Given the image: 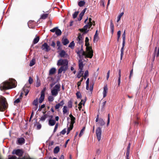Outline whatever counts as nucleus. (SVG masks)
I'll use <instances>...</instances> for the list:
<instances>
[{"instance_id":"1","label":"nucleus","mask_w":159,"mask_h":159,"mask_svg":"<svg viewBox=\"0 0 159 159\" xmlns=\"http://www.w3.org/2000/svg\"><path fill=\"white\" fill-rule=\"evenodd\" d=\"M16 85V82L14 79H10L1 84L0 86L1 90H7L15 88Z\"/></svg>"},{"instance_id":"2","label":"nucleus","mask_w":159,"mask_h":159,"mask_svg":"<svg viewBox=\"0 0 159 159\" xmlns=\"http://www.w3.org/2000/svg\"><path fill=\"white\" fill-rule=\"evenodd\" d=\"M68 62L67 59H61L59 60L57 62V65L58 66H61L58 69V74H61L63 71L64 72L67 69Z\"/></svg>"},{"instance_id":"3","label":"nucleus","mask_w":159,"mask_h":159,"mask_svg":"<svg viewBox=\"0 0 159 159\" xmlns=\"http://www.w3.org/2000/svg\"><path fill=\"white\" fill-rule=\"evenodd\" d=\"M6 102L5 98L1 96L0 97V111H3L6 108Z\"/></svg>"},{"instance_id":"4","label":"nucleus","mask_w":159,"mask_h":159,"mask_svg":"<svg viewBox=\"0 0 159 159\" xmlns=\"http://www.w3.org/2000/svg\"><path fill=\"white\" fill-rule=\"evenodd\" d=\"M61 85L60 84H56L51 90L52 95L55 97L57 95L58 92L60 90Z\"/></svg>"},{"instance_id":"5","label":"nucleus","mask_w":159,"mask_h":159,"mask_svg":"<svg viewBox=\"0 0 159 159\" xmlns=\"http://www.w3.org/2000/svg\"><path fill=\"white\" fill-rule=\"evenodd\" d=\"M96 132L97 138L98 141H99L101 139V137L102 130L101 128L99 127H98Z\"/></svg>"},{"instance_id":"6","label":"nucleus","mask_w":159,"mask_h":159,"mask_svg":"<svg viewBox=\"0 0 159 159\" xmlns=\"http://www.w3.org/2000/svg\"><path fill=\"white\" fill-rule=\"evenodd\" d=\"M87 50L88 51V53L86 56L88 57L92 58L93 56V51L91 47H88Z\"/></svg>"},{"instance_id":"7","label":"nucleus","mask_w":159,"mask_h":159,"mask_svg":"<svg viewBox=\"0 0 159 159\" xmlns=\"http://www.w3.org/2000/svg\"><path fill=\"white\" fill-rule=\"evenodd\" d=\"M12 154H15L19 157L21 156L23 154V152L21 150L18 149L13 151Z\"/></svg>"},{"instance_id":"8","label":"nucleus","mask_w":159,"mask_h":159,"mask_svg":"<svg viewBox=\"0 0 159 159\" xmlns=\"http://www.w3.org/2000/svg\"><path fill=\"white\" fill-rule=\"evenodd\" d=\"M41 49L46 52H48L50 50V47L47 43H44L43 44L41 47Z\"/></svg>"},{"instance_id":"9","label":"nucleus","mask_w":159,"mask_h":159,"mask_svg":"<svg viewBox=\"0 0 159 159\" xmlns=\"http://www.w3.org/2000/svg\"><path fill=\"white\" fill-rule=\"evenodd\" d=\"M59 55L61 57H67L68 56V54L63 50H61L60 51H58Z\"/></svg>"},{"instance_id":"10","label":"nucleus","mask_w":159,"mask_h":159,"mask_svg":"<svg viewBox=\"0 0 159 159\" xmlns=\"http://www.w3.org/2000/svg\"><path fill=\"white\" fill-rule=\"evenodd\" d=\"M92 25L91 24L88 23L86 25L84 26L83 29H80V30L82 31H84L85 32H87L88 31L87 29L90 28Z\"/></svg>"},{"instance_id":"11","label":"nucleus","mask_w":159,"mask_h":159,"mask_svg":"<svg viewBox=\"0 0 159 159\" xmlns=\"http://www.w3.org/2000/svg\"><path fill=\"white\" fill-rule=\"evenodd\" d=\"M108 89L107 85L104 86L103 87V97L104 98L107 95L108 92Z\"/></svg>"},{"instance_id":"12","label":"nucleus","mask_w":159,"mask_h":159,"mask_svg":"<svg viewBox=\"0 0 159 159\" xmlns=\"http://www.w3.org/2000/svg\"><path fill=\"white\" fill-rule=\"evenodd\" d=\"M89 79L88 78L86 81V89L87 90H88L89 89L90 91H92L93 90V85H92V86H90V88L89 89Z\"/></svg>"},{"instance_id":"13","label":"nucleus","mask_w":159,"mask_h":159,"mask_svg":"<svg viewBox=\"0 0 159 159\" xmlns=\"http://www.w3.org/2000/svg\"><path fill=\"white\" fill-rule=\"evenodd\" d=\"M64 104V102L63 100L61 101L60 103L56 105L55 108L56 109H58L61 107Z\"/></svg>"},{"instance_id":"14","label":"nucleus","mask_w":159,"mask_h":159,"mask_svg":"<svg viewBox=\"0 0 159 159\" xmlns=\"http://www.w3.org/2000/svg\"><path fill=\"white\" fill-rule=\"evenodd\" d=\"M77 54L80 58L81 57V56L86 55L85 53L82 49L78 51L77 52Z\"/></svg>"},{"instance_id":"15","label":"nucleus","mask_w":159,"mask_h":159,"mask_svg":"<svg viewBox=\"0 0 159 159\" xmlns=\"http://www.w3.org/2000/svg\"><path fill=\"white\" fill-rule=\"evenodd\" d=\"M44 98V93L43 91H42L41 95L39 99V102L41 103L43 101Z\"/></svg>"},{"instance_id":"16","label":"nucleus","mask_w":159,"mask_h":159,"mask_svg":"<svg viewBox=\"0 0 159 159\" xmlns=\"http://www.w3.org/2000/svg\"><path fill=\"white\" fill-rule=\"evenodd\" d=\"M123 39L122 46V47L124 48L125 42V31H124L122 35Z\"/></svg>"},{"instance_id":"17","label":"nucleus","mask_w":159,"mask_h":159,"mask_svg":"<svg viewBox=\"0 0 159 159\" xmlns=\"http://www.w3.org/2000/svg\"><path fill=\"white\" fill-rule=\"evenodd\" d=\"M79 70H83V65L82 60L81 59L79 61Z\"/></svg>"},{"instance_id":"18","label":"nucleus","mask_w":159,"mask_h":159,"mask_svg":"<svg viewBox=\"0 0 159 159\" xmlns=\"http://www.w3.org/2000/svg\"><path fill=\"white\" fill-rule=\"evenodd\" d=\"M56 71V69L55 68H51L49 71V75H51L54 74Z\"/></svg>"},{"instance_id":"19","label":"nucleus","mask_w":159,"mask_h":159,"mask_svg":"<svg viewBox=\"0 0 159 159\" xmlns=\"http://www.w3.org/2000/svg\"><path fill=\"white\" fill-rule=\"evenodd\" d=\"M77 40L78 41V43H81L83 42V37L80 34L78 36Z\"/></svg>"},{"instance_id":"20","label":"nucleus","mask_w":159,"mask_h":159,"mask_svg":"<svg viewBox=\"0 0 159 159\" xmlns=\"http://www.w3.org/2000/svg\"><path fill=\"white\" fill-rule=\"evenodd\" d=\"M69 110L66 106H64L63 108V114L68 113Z\"/></svg>"},{"instance_id":"21","label":"nucleus","mask_w":159,"mask_h":159,"mask_svg":"<svg viewBox=\"0 0 159 159\" xmlns=\"http://www.w3.org/2000/svg\"><path fill=\"white\" fill-rule=\"evenodd\" d=\"M69 116L70 118V119H71L70 124H71L72 125H73L74 124L75 122V118L71 114Z\"/></svg>"},{"instance_id":"22","label":"nucleus","mask_w":159,"mask_h":159,"mask_svg":"<svg viewBox=\"0 0 159 159\" xmlns=\"http://www.w3.org/2000/svg\"><path fill=\"white\" fill-rule=\"evenodd\" d=\"M25 139L24 138H21L18 139V143L20 144H22L25 143Z\"/></svg>"},{"instance_id":"23","label":"nucleus","mask_w":159,"mask_h":159,"mask_svg":"<svg viewBox=\"0 0 159 159\" xmlns=\"http://www.w3.org/2000/svg\"><path fill=\"white\" fill-rule=\"evenodd\" d=\"M84 74V71L83 70H79L77 75V77L80 78L82 76H83V75Z\"/></svg>"},{"instance_id":"24","label":"nucleus","mask_w":159,"mask_h":159,"mask_svg":"<svg viewBox=\"0 0 159 159\" xmlns=\"http://www.w3.org/2000/svg\"><path fill=\"white\" fill-rule=\"evenodd\" d=\"M49 125L50 126H53L55 124V121L54 120L52 119H50L48 122Z\"/></svg>"},{"instance_id":"25","label":"nucleus","mask_w":159,"mask_h":159,"mask_svg":"<svg viewBox=\"0 0 159 159\" xmlns=\"http://www.w3.org/2000/svg\"><path fill=\"white\" fill-rule=\"evenodd\" d=\"M110 29H111V33L112 34H113V32H114V25L112 23V20H111L110 22Z\"/></svg>"},{"instance_id":"26","label":"nucleus","mask_w":159,"mask_h":159,"mask_svg":"<svg viewBox=\"0 0 159 159\" xmlns=\"http://www.w3.org/2000/svg\"><path fill=\"white\" fill-rule=\"evenodd\" d=\"M124 13L122 12L120 13L117 17V22H118L120 20L121 17L123 15Z\"/></svg>"},{"instance_id":"27","label":"nucleus","mask_w":159,"mask_h":159,"mask_svg":"<svg viewBox=\"0 0 159 159\" xmlns=\"http://www.w3.org/2000/svg\"><path fill=\"white\" fill-rule=\"evenodd\" d=\"M99 123L101 126H103L105 124V122L102 118L99 119Z\"/></svg>"},{"instance_id":"28","label":"nucleus","mask_w":159,"mask_h":159,"mask_svg":"<svg viewBox=\"0 0 159 159\" xmlns=\"http://www.w3.org/2000/svg\"><path fill=\"white\" fill-rule=\"evenodd\" d=\"M98 30H97L96 32V33L94 36L93 41L94 42H96L98 40V34H97Z\"/></svg>"},{"instance_id":"29","label":"nucleus","mask_w":159,"mask_h":159,"mask_svg":"<svg viewBox=\"0 0 159 159\" xmlns=\"http://www.w3.org/2000/svg\"><path fill=\"white\" fill-rule=\"evenodd\" d=\"M39 37H37L36 38H35L33 40V43L34 44L37 43L39 41Z\"/></svg>"},{"instance_id":"30","label":"nucleus","mask_w":159,"mask_h":159,"mask_svg":"<svg viewBox=\"0 0 159 159\" xmlns=\"http://www.w3.org/2000/svg\"><path fill=\"white\" fill-rule=\"evenodd\" d=\"M69 40L67 39H65L62 40V43L64 45H66L69 43Z\"/></svg>"},{"instance_id":"31","label":"nucleus","mask_w":159,"mask_h":159,"mask_svg":"<svg viewBox=\"0 0 159 159\" xmlns=\"http://www.w3.org/2000/svg\"><path fill=\"white\" fill-rule=\"evenodd\" d=\"M55 34L57 36L60 35L61 34V30L58 29V28L57 30L56 31Z\"/></svg>"},{"instance_id":"32","label":"nucleus","mask_w":159,"mask_h":159,"mask_svg":"<svg viewBox=\"0 0 159 159\" xmlns=\"http://www.w3.org/2000/svg\"><path fill=\"white\" fill-rule=\"evenodd\" d=\"M47 115L44 114V115L41 117L40 118V120L42 121H44L47 118Z\"/></svg>"},{"instance_id":"33","label":"nucleus","mask_w":159,"mask_h":159,"mask_svg":"<svg viewBox=\"0 0 159 159\" xmlns=\"http://www.w3.org/2000/svg\"><path fill=\"white\" fill-rule=\"evenodd\" d=\"M60 150L59 148L57 146L54 149V153H57Z\"/></svg>"},{"instance_id":"34","label":"nucleus","mask_w":159,"mask_h":159,"mask_svg":"<svg viewBox=\"0 0 159 159\" xmlns=\"http://www.w3.org/2000/svg\"><path fill=\"white\" fill-rule=\"evenodd\" d=\"M53 96L52 95L49 96L48 98V101L50 102L53 101L54 100V98Z\"/></svg>"},{"instance_id":"35","label":"nucleus","mask_w":159,"mask_h":159,"mask_svg":"<svg viewBox=\"0 0 159 159\" xmlns=\"http://www.w3.org/2000/svg\"><path fill=\"white\" fill-rule=\"evenodd\" d=\"M35 59H33L30 61V66H32L34 65L35 63Z\"/></svg>"},{"instance_id":"36","label":"nucleus","mask_w":159,"mask_h":159,"mask_svg":"<svg viewBox=\"0 0 159 159\" xmlns=\"http://www.w3.org/2000/svg\"><path fill=\"white\" fill-rule=\"evenodd\" d=\"M23 90L24 92L25 93V96H27L29 92V90L28 89H25V87H24L23 88Z\"/></svg>"},{"instance_id":"37","label":"nucleus","mask_w":159,"mask_h":159,"mask_svg":"<svg viewBox=\"0 0 159 159\" xmlns=\"http://www.w3.org/2000/svg\"><path fill=\"white\" fill-rule=\"evenodd\" d=\"M85 3V2L84 1H80L78 2V5L80 7H81L83 6Z\"/></svg>"},{"instance_id":"38","label":"nucleus","mask_w":159,"mask_h":159,"mask_svg":"<svg viewBox=\"0 0 159 159\" xmlns=\"http://www.w3.org/2000/svg\"><path fill=\"white\" fill-rule=\"evenodd\" d=\"M48 14H43L41 16L40 19H45L48 17Z\"/></svg>"},{"instance_id":"39","label":"nucleus","mask_w":159,"mask_h":159,"mask_svg":"<svg viewBox=\"0 0 159 159\" xmlns=\"http://www.w3.org/2000/svg\"><path fill=\"white\" fill-rule=\"evenodd\" d=\"M40 85V81L39 80V78H38L36 82V87H38Z\"/></svg>"},{"instance_id":"40","label":"nucleus","mask_w":159,"mask_h":159,"mask_svg":"<svg viewBox=\"0 0 159 159\" xmlns=\"http://www.w3.org/2000/svg\"><path fill=\"white\" fill-rule=\"evenodd\" d=\"M124 48L122 47L121 49L120 60L122 59L124 54Z\"/></svg>"},{"instance_id":"41","label":"nucleus","mask_w":159,"mask_h":159,"mask_svg":"<svg viewBox=\"0 0 159 159\" xmlns=\"http://www.w3.org/2000/svg\"><path fill=\"white\" fill-rule=\"evenodd\" d=\"M117 40L118 41L119 40V39L120 37V35H121V31L120 30H119L117 32Z\"/></svg>"},{"instance_id":"42","label":"nucleus","mask_w":159,"mask_h":159,"mask_svg":"<svg viewBox=\"0 0 159 159\" xmlns=\"http://www.w3.org/2000/svg\"><path fill=\"white\" fill-rule=\"evenodd\" d=\"M74 45L75 44L74 43V41H73L70 43L69 45V47L71 48H74Z\"/></svg>"},{"instance_id":"43","label":"nucleus","mask_w":159,"mask_h":159,"mask_svg":"<svg viewBox=\"0 0 159 159\" xmlns=\"http://www.w3.org/2000/svg\"><path fill=\"white\" fill-rule=\"evenodd\" d=\"M57 46L58 47L57 49L60 50L61 49V45L60 41H57Z\"/></svg>"},{"instance_id":"44","label":"nucleus","mask_w":159,"mask_h":159,"mask_svg":"<svg viewBox=\"0 0 159 159\" xmlns=\"http://www.w3.org/2000/svg\"><path fill=\"white\" fill-rule=\"evenodd\" d=\"M76 95L77 98H80L81 97V94L79 91L76 93Z\"/></svg>"},{"instance_id":"45","label":"nucleus","mask_w":159,"mask_h":159,"mask_svg":"<svg viewBox=\"0 0 159 159\" xmlns=\"http://www.w3.org/2000/svg\"><path fill=\"white\" fill-rule=\"evenodd\" d=\"M78 11L75 12V13L73 14V18L74 19L76 18L78 14Z\"/></svg>"},{"instance_id":"46","label":"nucleus","mask_w":159,"mask_h":159,"mask_svg":"<svg viewBox=\"0 0 159 159\" xmlns=\"http://www.w3.org/2000/svg\"><path fill=\"white\" fill-rule=\"evenodd\" d=\"M86 100V98H84V99H82L80 103H81V104H83L84 106V105L85 103Z\"/></svg>"},{"instance_id":"47","label":"nucleus","mask_w":159,"mask_h":159,"mask_svg":"<svg viewBox=\"0 0 159 159\" xmlns=\"http://www.w3.org/2000/svg\"><path fill=\"white\" fill-rule=\"evenodd\" d=\"M38 99L37 98L35 100H34V101L33 102V105L34 106H38Z\"/></svg>"},{"instance_id":"48","label":"nucleus","mask_w":159,"mask_h":159,"mask_svg":"<svg viewBox=\"0 0 159 159\" xmlns=\"http://www.w3.org/2000/svg\"><path fill=\"white\" fill-rule=\"evenodd\" d=\"M84 129H85V128H83V129L81 130L80 132V134H79V136L80 137L83 134V133H84Z\"/></svg>"},{"instance_id":"49","label":"nucleus","mask_w":159,"mask_h":159,"mask_svg":"<svg viewBox=\"0 0 159 159\" xmlns=\"http://www.w3.org/2000/svg\"><path fill=\"white\" fill-rule=\"evenodd\" d=\"M72 102L71 101H69L68 102V106L69 108H71L72 107Z\"/></svg>"},{"instance_id":"50","label":"nucleus","mask_w":159,"mask_h":159,"mask_svg":"<svg viewBox=\"0 0 159 159\" xmlns=\"http://www.w3.org/2000/svg\"><path fill=\"white\" fill-rule=\"evenodd\" d=\"M58 28V27H55L54 28H53V29H51L50 30V31H51V32H56V31L57 30V29Z\"/></svg>"},{"instance_id":"51","label":"nucleus","mask_w":159,"mask_h":159,"mask_svg":"<svg viewBox=\"0 0 159 159\" xmlns=\"http://www.w3.org/2000/svg\"><path fill=\"white\" fill-rule=\"evenodd\" d=\"M28 81L29 83L30 84H31L33 82V80L30 77H29V79L28 80Z\"/></svg>"},{"instance_id":"52","label":"nucleus","mask_w":159,"mask_h":159,"mask_svg":"<svg viewBox=\"0 0 159 159\" xmlns=\"http://www.w3.org/2000/svg\"><path fill=\"white\" fill-rule=\"evenodd\" d=\"M92 19L91 18H90L89 19V22L88 23H90L92 25V24H93V25H94L95 24V22L94 21H93V23L92 22Z\"/></svg>"},{"instance_id":"53","label":"nucleus","mask_w":159,"mask_h":159,"mask_svg":"<svg viewBox=\"0 0 159 159\" xmlns=\"http://www.w3.org/2000/svg\"><path fill=\"white\" fill-rule=\"evenodd\" d=\"M105 1L104 0H102L101 1V2H100V5H101L103 7H104L105 6Z\"/></svg>"},{"instance_id":"54","label":"nucleus","mask_w":159,"mask_h":159,"mask_svg":"<svg viewBox=\"0 0 159 159\" xmlns=\"http://www.w3.org/2000/svg\"><path fill=\"white\" fill-rule=\"evenodd\" d=\"M20 98H19L15 100L14 102V103H18L20 102Z\"/></svg>"},{"instance_id":"55","label":"nucleus","mask_w":159,"mask_h":159,"mask_svg":"<svg viewBox=\"0 0 159 159\" xmlns=\"http://www.w3.org/2000/svg\"><path fill=\"white\" fill-rule=\"evenodd\" d=\"M89 75V72L88 70H86L85 72L84 75L85 76H88Z\"/></svg>"},{"instance_id":"56","label":"nucleus","mask_w":159,"mask_h":159,"mask_svg":"<svg viewBox=\"0 0 159 159\" xmlns=\"http://www.w3.org/2000/svg\"><path fill=\"white\" fill-rule=\"evenodd\" d=\"M130 147V143H129L128 145V146L127 148V151L129 152Z\"/></svg>"},{"instance_id":"57","label":"nucleus","mask_w":159,"mask_h":159,"mask_svg":"<svg viewBox=\"0 0 159 159\" xmlns=\"http://www.w3.org/2000/svg\"><path fill=\"white\" fill-rule=\"evenodd\" d=\"M66 129H64L61 131V133L62 134H64L66 133Z\"/></svg>"},{"instance_id":"58","label":"nucleus","mask_w":159,"mask_h":159,"mask_svg":"<svg viewBox=\"0 0 159 159\" xmlns=\"http://www.w3.org/2000/svg\"><path fill=\"white\" fill-rule=\"evenodd\" d=\"M89 42H85V46H86V49H87L88 47H91L89 46Z\"/></svg>"},{"instance_id":"59","label":"nucleus","mask_w":159,"mask_h":159,"mask_svg":"<svg viewBox=\"0 0 159 159\" xmlns=\"http://www.w3.org/2000/svg\"><path fill=\"white\" fill-rule=\"evenodd\" d=\"M78 108L80 110L82 107V104L81 103H79L78 104Z\"/></svg>"},{"instance_id":"60","label":"nucleus","mask_w":159,"mask_h":159,"mask_svg":"<svg viewBox=\"0 0 159 159\" xmlns=\"http://www.w3.org/2000/svg\"><path fill=\"white\" fill-rule=\"evenodd\" d=\"M57 127H58V124H56V125H55V128H54V131H53L54 132H56V131L57 130Z\"/></svg>"},{"instance_id":"61","label":"nucleus","mask_w":159,"mask_h":159,"mask_svg":"<svg viewBox=\"0 0 159 159\" xmlns=\"http://www.w3.org/2000/svg\"><path fill=\"white\" fill-rule=\"evenodd\" d=\"M109 75H110V70L108 71L107 72V80L109 77Z\"/></svg>"},{"instance_id":"62","label":"nucleus","mask_w":159,"mask_h":159,"mask_svg":"<svg viewBox=\"0 0 159 159\" xmlns=\"http://www.w3.org/2000/svg\"><path fill=\"white\" fill-rule=\"evenodd\" d=\"M129 151H126V157H127V159L128 158L129 159L128 157L129 155Z\"/></svg>"},{"instance_id":"63","label":"nucleus","mask_w":159,"mask_h":159,"mask_svg":"<svg viewBox=\"0 0 159 159\" xmlns=\"http://www.w3.org/2000/svg\"><path fill=\"white\" fill-rule=\"evenodd\" d=\"M101 152V151L100 149H98L96 151V153L99 154Z\"/></svg>"},{"instance_id":"64","label":"nucleus","mask_w":159,"mask_h":159,"mask_svg":"<svg viewBox=\"0 0 159 159\" xmlns=\"http://www.w3.org/2000/svg\"><path fill=\"white\" fill-rule=\"evenodd\" d=\"M73 127V125H72L70 124V127L68 128V129L70 130H71L72 129Z\"/></svg>"}]
</instances>
